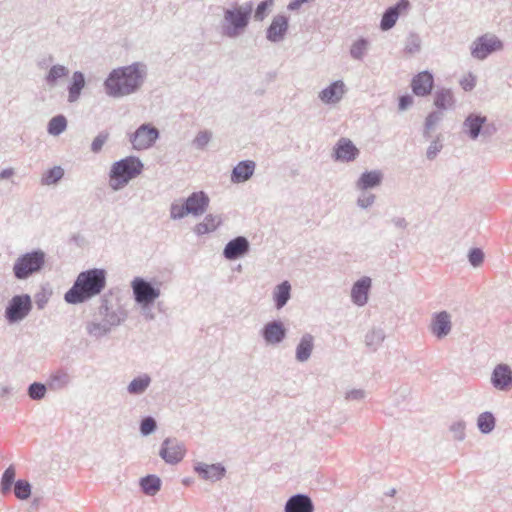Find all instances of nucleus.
I'll list each match as a JSON object with an SVG mask.
<instances>
[{"label": "nucleus", "instance_id": "c756f323", "mask_svg": "<svg viewBox=\"0 0 512 512\" xmlns=\"http://www.w3.org/2000/svg\"><path fill=\"white\" fill-rule=\"evenodd\" d=\"M314 348V337L305 333L299 340L296 350H295V359L298 362H306L312 354Z\"/></svg>", "mask_w": 512, "mask_h": 512}, {"label": "nucleus", "instance_id": "a18cd8bd", "mask_svg": "<svg viewBox=\"0 0 512 512\" xmlns=\"http://www.w3.org/2000/svg\"><path fill=\"white\" fill-rule=\"evenodd\" d=\"M47 388H49L47 384L35 381L28 386L27 395L32 400H42L46 395Z\"/></svg>", "mask_w": 512, "mask_h": 512}, {"label": "nucleus", "instance_id": "6e6d98bb", "mask_svg": "<svg viewBox=\"0 0 512 512\" xmlns=\"http://www.w3.org/2000/svg\"><path fill=\"white\" fill-rule=\"evenodd\" d=\"M466 424L463 420L453 422L450 426V431L453 433L454 439L462 441L465 439Z\"/></svg>", "mask_w": 512, "mask_h": 512}, {"label": "nucleus", "instance_id": "72a5a7b5", "mask_svg": "<svg viewBox=\"0 0 512 512\" xmlns=\"http://www.w3.org/2000/svg\"><path fill=\"white\" fill-rule=\"evenodd\" d=\"M68 74L69 69L66 66L61 64L52 65L45 76V82L49 87H55L59 79L67 77Z\"/></svg>", "mask_w": 512, "mask_h": 512}, {"label": "nucleus", "instance_id": "412c9836", "mask_svg": "<svg viewBox=\"0 0 512 512\" xmlns=\"http://www.w3.org/2000/svg\"><path fill=\"white\" fill-rule=\"evenodd\" d=\"M487 117L480 113H470L463 122V132L471 139L476 140L483 133Z\"/></svg>", "mask_w": 512, "mask_h": 512}, {"label": "nucleus", "instance_id": "bb28decb", "mask_svg": "<svg viewBox=\"0 0 512 512\" xmlns=\"http://www.w3.org/2000/svg\"><path fill=\"white\" fill-rule=\"evenodd\" d=\"M85 85L86 78L84 73L82 71H74L71 80L67 85V100L69 103H74L80 98L82 90L84 89Z\"/></svg>", "mask_w": 512, "mask_h": 512}, {"label": "nucleus", "instance_id": "774afa93", "mask_svg": "<svg viewBox=\"0 0 512 512\" xmlns=\"http://www.w3.org/2000/svg\"><path fill=\"white\" fill-rule=\"evenodd\" d=\"M303 4L304 3L301 0H291L287 5V9L289 11H297Z\"/></svg>", "mask_w": 512, "mask_h": 512}, {"label": "nucleus", "instance_id": "f3484780", "mask_svg": "<svg viewBox=\"0 0 512 512\" xmlns=\"http://www.w3.org/2000/svg\"><path fill=\"white\" fill-rule=\"evenodd\" d=\"M182 200L188 208L190 215L193 217L202 216L207 211L210 204V198L203 190L192 192L188 197Z\"/></svg>", "mask_w": 512, "mask_h": 512}, {"label": "nucleus", "instance_id": "2eb2a0df", "mask_svg": "<svg viewBox=\"0 0 512 512\" xmlns=\"http://www.w3.org/2000/svg\"><path fill=\"white\" fill-rule=\"evenodd\" d=\"M434 86V74L429 70H423L415 74L410 83L412 93L417 97H427L431 95Z\"/></svg>", "mask_w": 512, "mask_h": 512}, {"label": "nucleus", "instance_id": "864d4df0", "mask_svg": "<svg viewBox=\"0 0 512 512\" xmlns=\"http://www.w3.org/2000/svg\"><path fill=\"white\" fill-rule=\"evenodd\" d=\"M443 144L440 139V135L436 136V138L430 143L429 147L426 151V157L429 160H434L438 153L442 150Z\"/></svg>", "mask_w": 512, "mask_h": 512}, {"label": "nucleus", "instance_id": "338daca9", "mask_svg": "<svg viewBox=\"0 0 512 512\" xmlns=\"http://www.w3.org/2000/svg\"><path fill=\"white\" fill-rule=\"evenodd\" d=\"M497 131V127L493 122L488 123L487 121L484 124L483 133H481L484 137H491Z\"/></svg>", "mask_w": 512, "mask_h": 512}, {"label": "nucleus", "instance_id": "20e7f679", "mask_svg": "<svg viewBox=\"0 0 512 512\" xmlns=\"http://www.w3.org/2000/svg\"><path fill=\"white\" fill-rule=\"evenodd\" d=\"M46 263V253L36 248L21 254L13 264V276L17 280H27L34 274L40 273Z\"/></svg>", "mask_w": 512, "mask_h": 512}, {"label": "nucleus", "instance_id": "a19ab883", "mask_svg": "<svg viewBox=\"0 0 512 512\" xmlns=\"http://www.w3.org/2000/svg\"><path fill=\"white\" fill-rule=\"evenodd\" d=\"M399 18V13L394 11L391 7L385 9L380 20V29L388 31L392 29Z\"/></svg>", "mask_w": 512, "mask_h": 512}, {"label": "nucleus", "instance_id": "5701e85b", "mask_svg": "<svg viewBox=\"0 0 512 512\" xmlns=\"http://www.w3.org/2000/svg\"><path fill=\"white\" fill-rule=\"evenodd\" d=\"M256 163L253 160L239 161L231 170L230 180L234 184L248 181L254 174Z\"/></svg>", "mask_w": 512, "mask_h": 512}, {"label": "nucleus", "instance_id": "7ed1b4c3", "mask_svg": "<svg viewBox=\"0 0 512 512\" xmlns=\"http://www.w3.org/2000/svg\"><path fill=\"white\" fill-rule=\"evenodd\" d=\"M144 163L138 156L129 155L112 163L108 176L113 191L125 188L129 182L142 174Z\"/></svg>", "mask_w": 512, "mask_h": 512}, {"label": "nucleus", "instance_id": "a878e982", "mask_svg": "<svg viewBox=\"0 0 512 512\" xmlns=\"http://www.w3.org/2000/svg\"><path fill=\"white\" fill-rule=\"evenodd\" d=\"M451 318L447 311L436 312L431 321V331L438 338L446 337L451 331Z\"/></svg>", "mask_w": 512, "mask_h": 512}, {"label": "nucleus", "instance_id": "4be33fe9", "mask_svg": "<svg viewBox=\"0 0 512 512\" xmlns=\"http://www.w3.org/2000/svg\"><path fill=\"white\" fill-rule=\"evenodd\" d=\"M384 179V174L381 170H366L360 174L355 183V187L360 191H368L379 187Z\"/></svg>", "mask_w": 512, "mask_h": 512}, {"label": "nucleus", "instance_id": "69168bd1", "mask_svg": "<svg viewBox=\"0 0 512 512\" xmlns=\"http://www.w3.org/2000/svg\"><path fill=\"white\" fill-rule=\"evenodd\" d=\"M394 11L399 13V16L403 11H406L410 7L409 0H398L394 5L390 6Z\"/></svg>", "mask_w": 512, "mask_h": 512}, {"label": "nucleus", "instance_id": "6ab92c4d", "mask_svg": "<svg viewBox=\"0 0 512 512\" xmlns=\"http://www.w3.org/2000/svg\"><path fill=\"white\" fill-rule=\"evenodd\" d=\"M315 505L312 498L306 493L291 495L284 505V512H314Z\"/></svg>", "mask_w": 512, "mask_h": 512}, {"label": "nucleus", "instance_id": "de8ad7c7", "mask_svg": "<svg viewBox=\"0 0 512 512\" xmlns=\"http://www.w3.org/2000/svg\"><path fill=\"white\" fill-rule=\"evenodd\" d=\"M111 329L103 320L101 322H91L87 325V332L96 338L109 334Z\"/></svg>", "mask_w": 512, "mask_h": 512}, {"label": "nucleus", "instance_id": "c9c22d12", "mask_svg": "<svg viewBox=\"0 0 512 512\" xmlns=\"http://www.w3.org/2000/svg\"><path fill=\"white\" fill-rule=\"evenodd\" d=\"M15 476L16 470L14 465L11 464L5 469L0 479V492L2 495H7L11 492L12 487L17 482Z\"/></svg>", "mask_w": 512, "mask_h": 512}, {"label": "nucleus", "instance_id": "13d9d810", "mask_svg": "<svg viewBox=\"0 0 512 512\" xmlns=\"http://www.w3.org/2000/svg\"><path fill=\"white\" fill-rule=\"evenodd\" d=\"M139 309L140 314L143 316V318L147 321H153L156 316L155 313L152 311L153 306L155 303H135Z\"/></svg>", "mask_w": 512, "mask_h": 512}, {"label": "nucleus", "instance_id": "b1692460", "mask_svg": "<svg viewBox=\"0 0 512 512\" xmlns=\"http://www.w3.org/2000/svg\"><path fill=\"white\" fill-rule=\"evenodd\" d=\"M345 91L346 87L344 82L342 80H336L321 90L319 98L325 104H336L343 98Z\"/></svg>", "mask_w": 512, "mask_h": 512}, {"label": "nucleus", "instance_id": "7c9ffc66", "mask_svg": "<svg viewBox=\"0 0 512 512\" xmlns=\"http://www.w3.org/2000/svg\"><path fill=\"white\" fill-rule=\"evenodd\" d=\"M141 491L147 496H155L162 487V480L156 474H148L139 480Z\"/></svg>", "mask_w": 512, "mask_h": 512}, {"label": "nucleus", "instance_id": "79ce46f5", "mask_svg": "<svg viewBox=\"0 0 512 512\" xmlns=\"http://www.w3.org/2000/svg\"><path fill=\"white\" fill-rule=\"evenodd\" d=\"M369 46L368 39L359 37L350 47V55L355 60H362Z\"/></svg>", "mask_w": 512, "mask_h": 512}, {"label": "nucleus", "instance_id": "49530a36", "mask_svg": "<svg viewBox=\"0 0 512 512\" xmlns=\"http://www.w3.org/2000/svg\"><path fill=\"white\" fill-rule=\"evenodd\" d=\"M157 430V421L153 416L147 415L141 418L139 423L140 434L147 437Z\"/></svg>", "mask_w": 512, "mask_h": 512}, {"label": "nucleus", "instance_id": "a211bd4d", "mask_svg": "<svg viewBox=\"0 0 512 512\" xmlns=\"http://www.w3.org/2000/svg\"><path fill=\"white\" fill-rule=\"evenodd\" d=\"M491 384L499 391H509L512 388V369L508 364H498L492 371Z\"/></svg>", "mask_w": 512, "mask_h": 512}, {"label": "nucleus", "instance_id": "423d86ee", "mask_svg": "<svg viewBox=\"0 0 512 512\" xmlns=\"http://www.w3.org/2000/svg\"><path fill=\"white\" fill-rule=\"evenodd\" d=\"M247 19L234 5L223 9V19L220 22L221 34L230 39L240 37L248 28Z\"/></svg>", "mask_w": 512, "mask_h": 512}, {"label": "nucleus", "instance_id": "f257e3e1", "mask_svg": "<svg viewBox=\"0 0 512 512\" xmlns=\"http://www.w3.org/2000/svg\"><path fill=\"white\" fill-rule=\"evenodd\" d=\"M147 77V66L142 62L113 69L104 80L105 93L113 98H121L140 90Z\"/></svg>", "mask_w": 512, "mask_h": 512}, {"label": "nucleus", "instance_id": "58836bf2", "mask_svg": "<svg viewBox=\"0 0 512 512\" xmlns=\"http://www.w3.org/2000/svg\"><path fill=\"white\" fill-rule=\"evenodd\" d=\"M385 339V333L381 328H373L365 336V344L372 351H376Z\"/></svg>", "mask_w": 512, "mask_h": 512}, {"label": "nucleus", "instance_id": "393cba45", "mask_svg": "<svg viewBox=\"0 0 512 512\" xmlns=\"http://www.w3.org/2000/svg\"><path fill=\"white\" fill-rule=\"evenodd\" d=\"M371 279L364 276L357 280L351 289V300L357 306H364L368 302V295L371 289Z\"/></svg>", "mask_w": 512, "mask_h": 512}, {"label": "nucleus", "instance_id": "f03ea898", "mask_svg": "<svg viewBox=\"0 0 512 512\" xmlns=\"http://www.w3.org/2000/svg\"><path fill=\"white\" fill-rule=\"evenodd\" d=\"M107 284V271L104 268H91L80 272L73 285L65 292L68 304H82L101 294Z\"/></svg>", "mask_w": 512, "mask_h": 512}, {"label": "nucleus", "instance_id": "dca6fc26", "mask_svg": "<svg viewBox=\"0 0 512 512\" xmlns=\"http://www.w3.org/2000/svg\"><path fill=\"white\" fill-rule=\"evenodd\" d=\"M288 30L289 16L284 13L277 14L266 28V39L271 43H279L285 39Z\"/></svg>", "mask_w": 512, "mask_h": 512}, {"label": "nucleus", "instance_id": "2f4dec72", "mask_svg": "<svg viewBox=\"0 0 512 512\" xmlns=\"http://www.w3.org/2000/svg\"><path fill=\"white\" fill-rule=\"evenodd\" d=\"M434 106L441 111L447 110L454 106L455 98L453 92L449 88H440L434 94Z\"/></svg>", "mask_w": 512, "mask_h": 512}, {"label": "nucleus", "instance_id": "ea45409f", "mask_svg": "<svg viewBox=\"0 0 512 512\" xmlns=\"http://www.w3.org/2000/svg\"><path fill=\"white\" fill-rule=\"evenodd\" d=\"M64 176V169L61 166H53L45 171L41 178L42 185H55Z\"/></svg>", "mask_w": 512, "mask_h": 512}, {"label": "nucleus", "instance_id": "4468645a", "mask_svg": "<svg viewBox=\"0 0 512 512\" xmlns=\"http://www.w3.org/2000/svg\"><path fill=\"white\" fill-rule=\"evenodd\" d=\"M250 250L249 240L245 236H236L225 244L222 255L226 260L235 261L248 255Z\"/></svg>", "mask_w": 512, "mask_h": 512}, {"label": "nucleus", "instance_id": "603ef678", "mask_svg": "<svg viewBox=\"0 0 512 512\" xmlns=\"http://www.w3.org/2000/svg\"><path fill=\"white\" fill-rule=\"evenodd\" d=\"M468 261L473 267H479L484 262L485 254L483 250L479 247H472L468 251Z\"/></svg>", "mask_w": 512, "mask_h": 512}, {"label": "nucleus", "instance_id": "39448f33", "mask_svg": "<svg viewBox=\"0 0 512 512\" xmlns=\"http://www.w3.org/2000/svg\"><path fill=\"white\" fill-rule=\"evenodd\" d=\"M162 285V281L155 277H134L130 286L135 303H156L157 299L161 296Z\"/></svg>", "mask_w": 512, "mask_h": 512}, {"label": "nucleus", "instance_id": "9d476101", "mask_svg": "<svg viewBox=\"0 0 512 512\" xmlns=\"http://www.w3.org/2000/svg\"><path fill=\"white\" fill-rule=\"evenodd\" d=\"M186 454V448L177 438L167 437L160 446L159 456L169 465L180 463Z\"/></svg>", "mask_w": 512, "mask_h": 512}, {"label": "nucleus", "instance_id": "ddd939ff", "mask_svg": "<svg viewBox=\"0 0 512 512\" xmlns=\"http://www.w3.org/2000/svg\"><path fill=\"white\" fill-rule=\"evenodd\" d=\"M260 336L267 345H278L287 337V328L281 320L274 319L264 324Z\"/></svg>", "mask_w": 512, "mask_h": 512}, {"label": "nucleus", "instance_id": "c85d7f7f", "mask_svg": "<svg viewBox=\"0 0 512 512\" xmlns=\"http://www.w3.org/2000/svg\"><path fill=\"white\" fill-rule=\"evenodd\" d=\"M291 284L288 280H284L277 284L272 292L274 306L277 310L282 309L291 298Z\"/></svg>", "mask_w": 512, "mask_h": 512}, {"label": "nucleus", "instance_id": "4d7b16f0", "mask_svg": "<svg viewBox=\"0 0 512 512\" xmlns=\"http://www.w3.org/2000/svg\"><path fill=\"white\" fill-rule=\"evenodd\" d=\"M361 192L362 193L360 194V196L357 199V206L362 209H367L374 203L376 196L367 191H361Z\"/></svg>", "mask_w": 512, "mask_h": 512}, {"label": "nucleus", "instance_id": "cd10ccee", "mask_svg": "<svg viewBox=\"0 0 512 512\" xmlns=\"http://www.w3.org/2000/svg\"><path fill=\"white\" fill-rule=\"evenodd\" d=\"M223 223V219L220 215L207 214L203 221L197 223L193 232L197 236H203L217 230Z\"/></svg>", "mask_w": 512, "mask_h": 512}, {"label": "nucleus", "instance_id": "5fc2aeb1", "mask_svg": "<svg viewBox=\"0 0 512 512\" xmlns=\"http://www.w3.org/2000/svg\"><path fill=\"white\" fill-rule=\"evenodd\" d=\"M212 134L208 130L200 131L195 137L193 144L197 149H204L210 142Z\"/></svg>", "mask_w": 512, "mask_h": 512}, {"label": "nucleus", "instance_id": "f8f14e48", "mask_svg": "<svg viewBox=\"0 0 512 512\" xmlns=\"http://www.w3.org/2000/svg\"><path fill=\"white\" fill-rule=\"evenodd\" d=\"M360 155V150L349 138H340L332 149L331 157L335 162L350 163L355 161Z\"/></svg>", "mask_w": 512, "mask_h": 512}, {"label": "nucleus", "instance_id": "37998d69", "mask_svg": "<svg viewBox=\"0 0 512 512\" xmlns=\"http://www.w3.org/2000/svg\"><path fill=\"white\" fill-rule=\"evenodd\" d=\"M274 5V0H262L259 2L254 10L253 19L262 22L270 14Z\"/></svg>", "mask_w": 512, "mask_h": 512}, {"label": "nucleus", "instance_id": "4c0bfd02", "mask_svg": "<svg viewBox=\"0 0 512 512\" xmlns=\"http://www.w3.org/2000/svg\"><path fill=\"white\" fill-rule=\"evenodd\" d=\"M67 119L63 114L53 116L47 125V132L52 136H59L67 128Z\"/></svg>", "mask_w": 512, "mask_h": 512}, {"label": "nucleus", "instance_id": "e433bc0d", "mask_svg": "<svg viewBox=\"0 0 512 512\" xmlns=\"http://www.w3.org/2000/svg\"><path fill=\"white\" fill-rule=\"evenodd\" d=\"M496 426V418L490 411L479 414L477 418V428L482 434H490Z\"/></svg>", "mask_w": 512, "mask_h": 512}, {"label": "nucleus", "instance_id": "09e8293b", "mask_svg": "<svg viewBox=\"0 0 512 512\" xmlns=\"http://www.w3.org/2000/svg\"><path fill=\"white\" fill-rule=\"evenodd\" d=\"M421 38L415 32H410L405 43L404 52L406 54H415L420 51Z\"/></svg>", "mask_w": 512, "mask_h": 512}, {"label": "nucleus", "instance_id": "680f3d73", "mask_svg": "<svg viewBox=\"0 0 512 512\" xmlns=\"http://www.w3.org/2000/svg\"><path fill=\"white\" fill-rule=\"evenodd\" d=\"M460 85L465 92L472 91L476 86V77L469 73L467 77L460 80Z\"/></svg>", "mask_w": 512, "mask_h": 512}, {"label": "nucleus", "instance_id": "0eeeda50", "mask_svg": "<svg viewBox=\"0 0 512 512\" xmlns=\"http://www.w3.org/2000/svg\"><path fill=\"white\" fill-rule=\"evenodd\" d=\"M32 309L33 303L29 294H16L8 300L4 318L9 325L18 324L30 314Z\"/></svg>", "mask_w": 512, "mask_h": 512}, {"label": "nucleus", "instance_id": "0e129e2a", "mask_svg": "<svg viewBox=\"0 0 512 512\" xmlns=\"http://www.w3.org/2000/svg\"><path fill=\"white\" fill-rule=\"evenodd\" d=\"M365 397V391L362 389H352L346 393L347 400H361Z\"/></svg>", "mask_w": 512, "mask_h": 512}, {"label": "nucleus", "instance_id": "3c124183", "mask_svg": "<svg viewBox=\"0 0 512 512\" xmlns=\"http://www.w3.org/2000/svg\"><path fill=\"white\" fill-rule=\"evenodd\" d=\"M109 136L110 134L107 130L100 131L91 143V151L95 154L100 153Z\"/></svg>", "mask_w": 512, "mask_h": 512}, {"label": "nucleus", "instance_id": "bf43d9fd", "mask_svg": "<svg viewBox=\"0 0 512 512\" xmlns=\"http://www.w3.org/2000/svg\"><path fill=\"white\" fill-rule=\"evenodd\" d=\"M443 114L441 110H434L428 113L425 118V128L433 129V127L442 119Z\"/></svg>", "mask_w": 512, "mask_h": 512}, {"label": "nucleus", "instance_id": "052dcab7", "mask_svg": "<svg viewBox=\"0 0 512 512\" xmlns=\"http://www.w3.org/2000/svg\"><path fill=\"white\" fill-rule=\"evenodd\" d=\"M234 6L247 18L251 21L252 14L254 13V3L253 1L245 2L242 5L235 3Z\"/></svg>", "mask_w": 512, "mask_h": 512}, {"label": "nucleus", "instance_id": "e2e57ef3", "mask_svg": "<svg viewBox=\"0 0 512 512\" xmlns=\"http://www.w3.org/2000/svg\"><path fill=\"white\" fill-rule=\"evenodd\" d=\"M413 97L412 95L405 93L398 98V109L400 111L407 110L412 104H413Z\"/></svg>", "mask_w": 512, "mask_h": 512}, {"label": "nucleus", "instance_id": "f704fd0d", "mask_svg": "<svg viewBox=\"0 0 512 512\" xmlns=\"http://www.w3.org/2000/svg\"><path fill=\"white\" fill-rule=\"evenodd\" d=\"M70 382L69 374L63 370L59 369L50 374L47 385L52 390H60L66 387Z\"/></svg>", "mask_w": 512, "mask_h": 512}, {"label": "nucleus", "instance_id": "1a4fd4ad", "mask_svg": "<svg viewBox=\"0 0 512 512\" xmlns=\"http://www.w3.org/2000/svg\"><path fill=\"white\" fill-rule=\"evenodd\" d=\"M110 295H112L111 291L101 296L98 313L102 317V320L112 328L121 325L127 319L128 313L120 305H118L116 309H113L109 300Z\"/></svg>", "mask_w": 512, "mask_h": 512}, {"label": "nucleus", "instance_id": "473e14b6", "mask_svg": "<svg viewBox=\"0 0 512 512\" xmlns=\"http://www.w3.org/2000/svg\"><path fill=\"white\" fill-rule=\"evenodd\" d=\"M151 377L147 373H142L134 377L127 386V392L130 395H142L151 384Z\"/></svg>", "mask_w": 512, "mask_h": 512}, {"label": "nucleus", "instance_id": "9b49d317", "mask_svg": "<svg viewBox=\"0 0 512 512\" xmlns=\"http://www.w3.org/2000/svg\"><path fill=\"white\" fill-rule=\"evenodd\" d=\"M160 133L157 128L151 124L145 123L140 125L136 131L131 134L130 142L136 150L148 149L155 144Z\"/></svg>", "mask_w": 512, "mask_h": 512}, {"label": "nucleus", "instance_id": "c03bdc74", "mask_svg": "<svg viewBox=\"0 0 512 512\" xmlns=\"http://www.w3.org/2000/svg\"><path fill=\"white\" fill-rule=\"evenodd\" d=\"M14 494L19 500H27L32 493V485L28 480L18 479L15 483Z\"/></svg>", "mask_w": 512, "mask_h": 512}, {"label": "nucleus", "instance_id": "8fccbe9b", "mask_svg": "<svg viewBox=\"0 0 512 512\" xmlns=\"http://www.w3.org/2000/svg\"><path fill=\"white\" fill-rule=\"evenodd\" d=\"M190 215L188 208L185 206L182 201L181 204L177 202H173L170 205V218L173 220H180Z\"/></svg>", "mask_w": 512, "mask_h": 512}, {"label": "nucleus", "instance_id": "6e6552de", "mask_svg": "<svg viewBox=\"0 0 512 512\" xmlns=\"http://www.w3.org/2000/svg\"><path fill=\"white\" fill-rule=\"evenodd\" d=\"M503 42L495 35L483 34L471 44V56L477 60H485L491 54L503 49Z\"/></svg>", "mask_w": 512, "mask_h": 512}, {"label": "nucleus", "instance_id": "aec40b11", "mask_svg": "<svg viewBox=\"0 0 512 512\" xmlns=\"http://www.w3.org/2000/svg\"><path fill=\"white\" fill-rule=\"evenodd\" d=\"M194 471L204 480L216 482L221 480L226 474V468L222 463L206 464L197 462L194 465Z\"/></svg>", "mask_w": 512, "mask_h": 512}]
</instances>
